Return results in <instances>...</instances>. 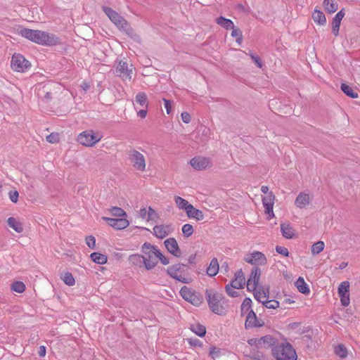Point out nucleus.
Returning <instances> with one entry per match:
<instances>
[{
	"mask_svg": "<svg viewBox=\"0 0 360 360\" xmlns=\"http://www.w3.org/2000/svg\"><path fill=\"white\" fill-rule=\"evenodd\" d=\"M18 33L22 37L41 45L52 46L60 42L59 39L53 34L44 31L20 27Z\"/></svg>",
	"mask_w": 360,
	"mask_h": 360,
	"instance_id": "nucleus-1",
	"label": "nucleus"
},
{
	"mask_svg": "<svg viewBox=\"0 0 360 360\" xmlns=\"http://www.w3.org/2000/svg\"><path fill=\"white\" fill-rule=\"evenodd\" d=\"M144 259V266L147 270L153 269L158 263V257L162 253L156 246L145 243L141 248Z\"/></svg>",
	"mask_w": 360,
	"mask_h": 360,
	"instance_id": "nucleus-2",
	"label": "nucleus"
},
{
	"mask_svg": "<svg viewBox=\"0 0 360 360\" xmlns=\"http://www.w3.org/2000/svg\"><path fill=\"white\" fill-rule=\"evenodd\" d=\"M274 356L277 360H297L295 350L292 347L290 343H281L272 349Z\"/></svg>",
	"mask_w": 360,
	"mask_h": 360,
	"instance_id": "nucleus-3",
	"label": "nucleus"
},
{
	"mask_svg": "<svg viewBox=\"0 0 360 360\" xmlns=\"http://www.w3.org/2000/svg\"><path fill=\"white\" fill-rule=\"evenodd\" d=\"M206 296L212 311L221 315L224 313V308L221 304V301L223 299L222 295L213 290H207Z\"/></svg>",
	"mask_w": 360,
	"mask_h": 360,
	"instance_id": "nucleus-4",
	"label": "nucleus"
},
{
	"mask_svg": "<svg viewBox=\"0 0 360 360\" xmlns=\"http://www.w3.org/2000/svg\"><path fill=\"white\" fill-rule=\"evenodd\" d=\"M134 109L137 111V115L143 119L147 115L148 101L147 95L144 92H139L135 96Z\"/></svg>",
	"mask_w": 360,
	"mask_h": 360,
	"instance_id": "nucleus-5",
	"label": "nucleus"
},
{
	"mask_svg": "<svg viewBox=\"0 0 360 360\" xmlns=\"http://www.w3.org/2000/svg\"><path fill=\"white\" fill-rule=\"evenodd\" d=\"M103 11L108 15L110 20L120 29L127 31L129 29L128 22L120 14L113 11L112 8L103 6Z\"/></svg>",
	"mask_w": 360,
	"mask_h": 360,
	"instance_id": "nucleus-6",
	"label": "nucleus"
},
{
	"mask_svg": "<svg viewBox=\"0 0 360 360\" xmlns=\"http://www.w3.org/2000/svg\"><path fill=\"white\" fill-rule=\"evenodd\" d=\"M128 155L129 161L136 170L140 172H144L146 170V159L142 153L135 149H131L129 151Z\"/></svg>",
	"mask_w": 360,
	"mask_h": 360,
	"instance_id": "nucleus-7",
	"label": "nucleus"
},
{
	"mask_svg": "<svg viewBox=\"0 0 360 360\" xmlns=\"http://www.w3.org/2000/svg\"><path fill=\"white\" fill-rule=\"evenodd\" d=\"M115 74L121 77L124 81H130L134 75V68L131 64L127 62L120 60L117 62L115 66Z\"/></svg>",
	"mask_w": 360,
	"mask_h": 360,
	"instance_id": "nucleus-8",
	"label": "nucleus"
},
{
	"mask_svg": "<svg viewBox=\"0 0 360 360\" xmlns=\"http://www.w3.org/2000/svg\"><path fill=\"white\" fill-rule=\"evenodd\" d=\"M11 67L14 71L23 72L30 67V63L22 55L15 53L12 56Z\"/></svg>",
	"mask_w": 360,
	"mask_h": 360,
	"instance_id": "nucleus-9",
	"label": "nucleus"
},
{
	"mask_svg": "<svg viewBox=\"0 0 360 360\" xmlns=\"http://www.w3.org/2000/svg\"><path fill=\"white\" fill-rule=\"evenodd\" d=\"M101 139L99 134H96L93 131L89 130L80 133L77 137L79 143L85 146H92Z\"/></svg>",
	"mask_w": 360,
	"mask_h": 360,
	"instance_id": "nucleus-10",
	"label": "nucleus"
},
{
	"mask_svg": "<svg viewBox=\"0 0 360 360\" xmlns=\"http://www.w3.org/2000/svg\"><path fill=\"white\" fill-rule=\"evenodd\" d=\"M180 294L186 301L195 306H199L202 302V296L200 294L195 292L186 286L181 288Z\"/></svg>",
	"mask_w": 360,
	"mask_h": 360,
	"instance_id": "nucleus-11",
	"label": "nucleus"
},
{
	"mask_svg": "<svg viewBox=\"0 0 360 360\" xmlns=\"http://www.w3.org/2000/svg\"><path fill=\"white\" fill-rule=\"evenodd\" d=\"M184 265L175 264L168 268L167 273L173 278L183 283H188V281L184 275Z\"/></svg>",
	"mask_w": 360,
	"mask_h": 360,
	"instance_id": "nucleus-12",
	"label": "nucleus"
},
{
	"mask_svg": "<svg viewBox=\"0 0 360 360\" xmlns=\"http://www.w3.org/2000/svg\"><path fill=\"white\" fill-rule=\"evenodd\" d=\"M244 260L252 265H265L267 262L266 256L261 252L254 251L247 255L244 257Z\"/></svg>",
	"mask_w": 360,
	"mask_h": 360,
	"instance_id": "nucleus-13",
	"label": "nucleus"
},
{
	"mask_svg": "<svg viewBox=\"0 0 360 360\" xmlns=\"http://www.w3.org/2000/svg\"><path fill=\"white\" fill-rule=\"evenodd\" d=\"M261 276V270L258 267L252 269L249 278L247 281V288L248 290H256L259 287V282Z\"/></svg>",
	"mask_w": 360,
	"mask_h": 360,
	"instance_id": "nucleus-14",
	"label": "nucleus"
},
{
	"mask_svg": "<svg viewBox=\"0 0 360 360\" xmlns=\"http://www.w3.org/2000/svg\"><path fill=\"white\" fill-rule=\"evenodd\" d=\"M250 345H256L258 348H269L274 345L275 340L271 335H265L259 339L248 340Z\"/></svg>",
	"mask_w": 360,
	"mask_h": 360,
	"instance_id": "nucleus-15",
	"label": "nucleus"
},
{
	"mask_svg": "<svg viewBox=\"0 0 360 360\" xmlns=\"http://www.w3.org/2000/svg\"><path fill=\"white\" fill-rule=\"evenodd\" d=\"M349 283L348 281L342 282L338 287V295L342 304L345 307L349 304Z\"/></svg>",
	"mask_w": 360,
	"mask_h": 360,
	"instance_id": "nucleus-16",
	"label": "nucleus"
},
{
	"mask_svg": "<svg viewBox=\"0 0 360 360\" xmlns=\"http://www.w3.org/2000/svg\"><path fill=\"white\" fill-rule=\"evenodd\" d=\"M190 164L195 169L202 170L211 166V161L208 158L198 156L192 158Z\"/></svg>",
	"mask_w": 360,
	"mask_h": 360,
	"instance_id": "nucleus-17",
	"label": "nucleus"
},
{
	"mask_svg": "<svg viewBox=\"0 0 360 360\" xmlns=\"http://www.w3.org/2000/svg\"><path fill=\"white\" fill-rule=\"evenodd\" d=\"M164 244L168 252L174 256L179 257L181 255V250L175 238H169L165 240Z\"/></svg>",
	"mask_w": 360,
	"mask_h": 360,
	"instance_id": "nucleus-18",
	"label": "nucleus"
},
{
	"mask_svg": "<svg viewBox=\"0 0 360 360\" xmlns=\"http://www.w3.org/2000/svg\"><path fill=\"white\" fill-rule=\"evenodd\" d=\"M173 231L171 225L160 224L156 225L153 228V234L158 238L162 239L167 237Z\"/></svg>",
	"mask_w": 360,
	"mask_h": 360,
	"instance_id": "nucleus-19",
	"label": "nucleus"
},
{
	"mask_svg": "<svg viewBox=\"0 0 360 360\" xmlns=\"http://www.w3.org/2000/svg\"><path fill=\"white\" fill-rule=\"evenodd\" d=\"M103 219L108 224V225L118 230L125 229L129 224L128 220L125 218L114 219L103 217Z\"/></svg>",
	"mask_w": 360,
	"mask_h": 360,
	"instance_id": "nucleus-20",
	"label": "nucleus"
},
{
	"mask_svg": "<svg viewBox=\"0 0 360 360\" xmlns=\"http://www.w3.org/2000/svg\"><path fill=\"white\" fill-rule=\"evenodd\" d=\"M264 322L257 319V317L253 310H250L248 312L245 321V328H252L254 327H260L263 326Z\"/></svg>",
	"mask_w": 360,
	"mask_h": 360,
	"instance_id": "nucleus-21",
	"label": "nucleus"
},
{
	"mask_svg": "<svg viewBox=\"0 0 360 360\" xmlns=\"http://www.w3.org/2000/svg\"><path fill=\"white\" fill-rule=\"evenodd\" d=\"M311 198L309 194L301 192L297 196L295 200V205L297 207L303 209L307 208V207L310 204Z\"/></svg>",
	"mask_w": 360,
	"mask_h": 360,
	"instance_id": "nucleus-22",
	"label": "nucleus"
},
{
	"mask_svg": "<svg viewBox=\"0 0 360 360\" xmlns=\"http://www.w3.org/2000/svg\"><path fill=\"white\" fill-rule=\"evenodd\" d=\"M235 289H240L245 285V278L242 269L238 270L235 273V278L230 283Z\"/></svg>",
	"mask_w": 360,
	"mask_h": 360,
	"instance_id": "nucleus-23",
	"label": "nucleus"
},
{
	"mask_svg": "<svg viewBox=\"0 0 360 360\" xmlns=\"http://www.w3.org/2000/svg\"><path fill=\"white\" fill-rule=\"evenodd\" d=\"M345 16V12L343 9L340 11L333 18V22H332V29H333V33L338 36L339 33V29L340 26L341 21L342 18Z\"/></svg>",
	"mask_w": 360,
	"mask_h": 360,
	"instance_id": "nucleus-24",
	"label": "nucleus"
},
{
	"mask_svg": "<svg viewBox=\"0 0 360 360\" xmlns=\"http://www.w3.org/2000/svg\"><path fill=\"white\" fill-rule=\"evenodd\" d=\"M252 291L254 292L255 298L259 302L263 303L269 297V288L264 289L259 286L256 290H253Z\"/></svg>",
	"mask_w": 360,
	"mask_h": 360,
	"instance_id": "nucleus-25",
	"label": "nucleus"
},
{
	"mask_svg": "<svg viewBox=\"0 0 360 360\" xmlns=\"http://www.w3.org/2000/svg\"><path fill=\"white\" fill-rule=\"evenodd\" d=\"M186 215L188 218L195 219L197 221H201L205 218L203 212L201 210L195 208L192 205L186 211Z\"/></svg>",
	"mask_w": 360,
	"mask_h": 360,
	"instance_id": "nucleus-26",
	"label": "nucleus"
},
{
	"mask_svg": "<svg viewBox=\"0 0 360 360\" xmlns=\"http://www.w3.org/2000/svg\"><path fill=\"white\" fill-rule=\"evenodd\" d=\"M281 231L284 238L287 239L292 238L295 235V229L288 223H283L281 224Z\"/></svg>",
	"mask_w": 360,
	"mask_h": 360,
	"instance_id": "nucleus-27",
	"label": "nucleus"
},
{
	"mask_svg": "<svg viewBox=\"0 0 360 360\" xmlns=\"http://www.w3.org/2000/svg\"><path fill=\"white\" fill-rule=\"evenodd\" d=\"M174 202L179 210H184L186 212L191 205L188 201L179 196H174Z\"/></svg>",
	"mask_w": 360,
	"mask_h": 360,
	"instance_id": "nucleus-28",
	"label": "nucleus"
},
{
	"mask_svg": "<svg viewBox=\"0 0 360 360\" xmlns=\"http://www.w3.org/2000/svg\"><path fill=\"white\" fill-rule=\"evenodd\" d=\"M216 22L221 27L226 30H231L234 27V24L230 19L225 18L224 17L220 16L216 19Z\"/></svg>",
	"mask_w": 360,
	"mask_h": 360,
	"instance_id": "nucleus-29",
	"label": "nucleus"
},
{
	"mask_svg": "<svg viewBox=\"0 0 360 360\" xmlns=\"http://www.w3.org/2000/svg\"><path fill=\"white\" fill-rule=\"evenodd\" d=\"M129 262L139 267H141L144 266V259L143 255H141L139 254H134L129 257L128 258Z\"/></svg>",
	"mask_w": 360,
	"mask_h": 360,
	"instance_id": "nucleus-30",
	"label": "nucleus"
},
{
	"mask_svg": "<svg viewBox=\"0 0 360 360\" xmlns=\"http://www.w3.org/2000/svg\"><path fill=\"white\" fill-rule=\"evenodd\" d=\"M312 18L315 22L320 25H324L326 23L325 15L319 10H314L312 14Z\"/></svg>",
	"mask_w": 360,
	"mask_h": 360,
	"instance_id": "nucleus-31",
	"label": "nucleus"
},
{
	"mask_svg": "<svg viewBox=\"0 0 360 360\" xmlns=\"http://www.w3.org/2000/svg\"><path fill=\"white\" fill-rule=\"evenodd\" d=\"M8 224L17 233H22L23 231V227L22 224L14 217H9L8 219Z\"/></svg>",
	"mask_w": 360,
	"mask_h": 360,
	"instance_id": "nucleus-32",
	"label": "nucleus"
},
{
	"mask_svg": "<svg viewBox=\"0 0 360 360\" xmlns=\"http://www.w3.org/2000/svg\"><path fill=\"white\" fill-rule=\"evenodd\" d=\"M219 271V264L216 258L211 260L208 268L207 269V274L210 276H214Z\"/></svg>",
	"mask_w": 360,
	"mask_h": 360,
	"instance_id": "nucleus-33",
	"label": "nucleus"
},
{
	"mask_svg": "<svg viewBox=\"0 0 360 360\" xmlns=\"http://www.w3.org/2000/svg\"><path fill=\"white\" fill-rule=\"evenodd\" d=\"M295 285L301 293L306 294L309 292V288L302 277L297 278L295 282Z\"/></svg>",
	"mask_w": 360,
	"mask_h": 360,
	"instance_id": "nucleus-34",
	"label": "nucleus"
},
{
	"mask_svg": "<svg viewBox=\"0 0 360 360\" xmlns=\"http://www.w3.org/2000/svg\"><path fill=\"white\" fill-rule=\"evenodd\" d=\"M90 257L95 263L98 264H104L108 260V258L105 255L99 252L91 253Z\"/></svg>",
	"mask_w": 360,
	"mask_h": 360,
	"instance_id": "nucleus-35",
	"label": "nucleus"
},
{
	"mask_svg": "<svg viewBox=\"0 0 360 360\" xmlns=\"http://www.w3.org/2000/svg\"><path fill=\"white\" fill-rule=\"evenodd\" d=\"M335 354L340 359H345L347 356L348 351L345 346L339 344L334 347Z\"/></svg>",
	"mask_w": 360,
	"mask_h": 360,
	"instance_id": "nucleus-36",
	"label": "nucleus"
},
{
	"mask_svg": "<svg viewBox=\"0 0 360 360\" xmlns=\"http://www.w3.org/2000/svg\"><path fill=\"white\" fill-rule=\"evenodd\" d=\"M191 330L200 337H203L206 333L205 327L200 323L192 324Z\"/></svg>",
	"mask_w": 360,
	"mask_h": 360,
	"instance_id": "nucleus-37",
	"label": "nucleus"
},
{
	"mask_svg": "<svg viewBox=\"0 0 360 360\" xmlns=\"http://www.w3.org/2000/svg\"><path fill=\"white\" fill-rule=\"evenodd\" d=\"M323 5L326 10L330 13H335L338 8V4L335 0H324Z\"/></svg>",
	"mask_w": 360,
	"mask_h": 360,
	"instance_id": "nucleus-38",
	"label": "nucleus"
},
{
	"mask_svg": "<svg viewBox=\"0 0 360 360\" xmlns=\"http://www.w3.org/2000/svg\"><path fill=\"white\" fill-rule=\"evenodd\" d=\"M341 90L349 97L352 98H358V93L354 91L353 89L346 84H342Z\"/></svg>",
	"mask_w": 360,
	"mask_h": 360,
	"instance_id": "nucleus-39",
	"label": "nucleus"
},
{
	"mask_svg": "<svg viewBox=\"0 0 360 360\" xmlns=\"http://www.w3.org/2000/svg\"><path fill=\"white\" fill-rule=\"evenodd\" d=\"M325 248V243L322 240H319L311 245V252L312 255H316L321 252Z\"/></svg>",
	"mask_w": 360,
	"mask_h": 360,
	"instance_id": "nucleus-40",
	"label": "nucleus"
},
{
	"mask_svg": "<svg viewBox=\"0 0 360 360\" xmlns=\"http://www.w3.org/2000/svg\"><path fill=\"white\" fill-rule=\"evenodd\" d=\"M147 214H148V217H147V219H146L147 221H153V222L158 221V220L159 219V214L153 208L149 207L148 209Z\"/></svg>",
	"mask_w": 360,
	"mask_h": 360,
	"instance_id": "nucleus-41",
	"label": "nucleus"
},
{
	"mask_svg": "<svg viewBox=\"0 0 360 360\" xmlns=\"http://www.w3.org/2000/svg\"><path fill=\"white\" fill-rule=\"evenodd\" d=\"M61 279L63 281V282L69 285V286H72L75 285V280L73 277V276L72 275V274L69 273V272H66L62 276H61Z\"/></svg>",
	"mask_w": 360,
	"mask_h": 360,
	"instance_id": "nucleus-42",
	"label": "nucleus"
},
{
	"mask_svg": "<svg viewBox=\"0 0 360 360\" xmlns=\"http://www.w3.org/2000/svg\"><path fill=\"white\" fill-rule=\"evenodd\" d=\"M231 30V37L236 38V41L238 44H241L243 41V34L241 30L239 28L235 27V26Z\"/></svg>",
	"mask_w": 360,
	"mask_h": 360,
	"instance_id": "nucleus-43",
	"label": "nucleus"
},
{
	"mask_svg": "<svg viewBox=\"0 0 360 360\" xmlns=\"http://www.w3.org/2000/svg\"><path fill=\"white\" fill-rule=\"evenodd\" d=\"M181 230H182V233H183L184 236L186 238H188L189 236H191L193 233V231H194L193 226L190 224H184L182 226Z\"/></svg>",
	"mask_w": 360,
	"mask_h": 360,
	"instance_id": "nucleus-44",
	"label": "nucleus"
},
{
	"mask_svg": "<svg viewBox=\"0 0 360 360\" xmlns=\"http://www.w3.org/2000/svg\"><path fill=\"white\" fill-rule=\"evenodd\" d=\"M11 288L13 291L21 293L25 291V285L22 282L16 281L12 284Z\"/></svg>",
	"mask_w": 360,
	"mask_h": 360,
	"instance_id": "nucleus-45",
	"label": "nucleus"
},
{
	"mask_svg": "<svg viewBox=\"0 0 360 360\" xmlns=\"http://www.w3.org/2000/svg\"><path fill=\"white\" fill-rule=\"evenodd\" d=\"M252 300L250 298H245L241 304L242 313L248 312L251 309Z\"/></svg>",
	"mask_w": 360,
	"mask_h": 360,
	"instance_id": "nucleus-46",
	"label": "nucleus"
},
{
	"mask_svg": "<svg viewBox=\"0 0 360 360\" xmlns=\"http://www.w3.org/2000/svg\"><path fill=\"white\" fill-rule=\"evenodd\" d=\"M262 304L268 309H275L279 307V302L274 300H268V299H266Z\"/></svg>",
	"mask_w": 360,
	"mask_h": 360,
	"instance_id": "nucleus-47",
	"label": "nucleus"
},
{
	"mask_svg": "<svg viewBox=\"0 0 360 360\" xmlns=\"http://www.w3.org/2000/svg\"><path fill=\"white\" fill-rule=\"evenodd\" d=\"M265 208V213L269 215V218L274 217V213L273 211L274 203H262Z\"/></svg>",
	"mask_w": 360,
	"mask_h": 360,
	"instance_id": "nucleus-48",
	"label": "nucleus"
},
{
	"mask_svg": "<svg viewBox=\"0 0 360 360\" xmlns=\"http://www.w3.org/2000/svg\"><path fill=\"white\" fill-rule=\"evenodd\" d=\"M110 212L115 217H124L127 215L126 212L122 208L117 207H113L110 210Z\"/></svg>",
	"mask_w": 360,
	"mask_h": 360,
	"instance_id": "nucleus-49",
	"label": "nucleus"
},
{
	"mask_svg": "<svg viewBox=\"0 0 360 360\" xmlns=\"http://www.w3.org/2000/svg\"><path fill=\"white\" fill-rule=\"evenodd\" d=\"M59 140V134L57 133H52L46 136V141L51 143H58Z\"/></svg>",
	"mask_w": 360,
	"mask_h": 360,
	"instance_id": "nucleus-50",
	"label": "nucleus"
},
{
	"mask_svg": "<svg viewBox=\"0 0 360 360\" xmlns=\"http://www.w3.org/2000/svg\"><path fill=\"white\" fill-rule=\"evenodd\" d=\"M236 290V289L233 288L231 284H228L226 286V291L227 294L232 297H236L238 295V292Z\"/></svg>",
	"mask_w": 360,
	"mask_h": 360,
	"instance_id": "nucleus-51",
	"label": "nucleus"
},
{
	"mask_svg": "<svg viewBox=\"0 0 360 360\" xmlns=\"http://www.w3.org/2000/svg\"><path fill=\"white\" fill-rule=\"evenodd\" d=\"M86 243L89 248L94 249L96 248V239L94 236H87L86 238Z\"/></svg>",
	"mask_w": 360,
	"mask_h": 360,
	"instance_id": "nucleus-52",
	"label": "nucleus"
},
{
	"mask_svg": "<svg viewBox=\"0 0 360 360\" xmlns=\"http://www.w3.org/2000/svg\"><path fill=\"white\" fill-rule=\"evenodd\" d=\"M275 196L272 192H269L262 198V203H274Z\"/></svg>",
	"mask_w": 360,
	"mask_h": 360,
	"instance_id": "nucleus-53",
	"label": "nucleus"
},
{
	"mask_svg": "<svg viewBox=\"0 0 360 360\" xmlns=\"http://www.w3.org/2000/svg\"><path fill=\"white\" fill-rule=\"evenodd\" d=\"M276 251L281 255H283L285 257H288L289 255V252H288V250L283 247V246H279V245H277L276 247Z\"/></svg>",
	"mask_w": 360,
	"mask_h": 360,
	"instance_id": "nucleus-54",
	"label": "nucleus"
},
{
	"mask_svg": "<svg viewBox=\"0 0 360 360\" xmlns=\"http://www.w3.org/2000/svg\"><path fill=\"white\" fill-rule=\"evenodd\" d=\"M18 192L17 191L9 192V198L13 202H17L18 200Z\"/></svg>",
	"mask_w": 360,
	"mask_h": 360,
	"instance_id": "nucleus-55",
	"label": "nucleus"
},
{
	"mask_svg": "<svg viewBox=\"0 0 360 360\" xmlns=\"http://www.w3.org/2000/svg\"><path fill=\"white\" fill-rule=\"evenodd\" d=\"M163 102H164V105H165V108L167 110V113L168 115H169L172 112V103H171V101L169 100H167L166 98H163L162 99Z\"/></svg>",
	"mask_w": 360,
	"mask_h": 360,
	"instance_id": "nucleus-56",
	"label": "nucleus"
},
{
	"mask_svg": "<svg viewBox=\"0 0 360 360\" xmlns=\"http://www.w3.org/2000/svg\"><path fill=\"white\" fill-rule=\"evenodd\" d=\"M188 341L191 345L194 347H201L202 345V342L196 338H189Z\"/></svg>",
	"mask_w": 360,
	"mask_h": 360,
	"instance_id": "nucleus-57",
	"label": "nucleus"
},
{
	"mask_svg": "<svg viewBox=\"0 0 360 360\" xmlns=\"http://www.w3.org/2000/svg\"><path fill=\"white\" fill-rule=\"evenodd\" d=\"M181 120L184 123H189L191 122V115L187 112H184L181 115Z\"/></svg>",
	"mask_w": 360,
	"mask_h": 360,
	"instance_id": "nucleus-58",
	"label": "nucleus"
},
{
	"mask_svg": "<svg viewBox=\"0 0 360 360\" xmlns=\"http://www.w3.org/2000/svg\"><path fill=\"white\" fill-rule=\"evenodd\" d=\"M147 212H148L147 208H146V207L141 208L139 212V217L143 219H147V217H148Z\"/></svg>",
	"mask_w": 360,
	"mask_h": 360,
	"instance_id": "nucleus-59",
	"label": "nucleus"
},
{
	"mask_svg": "<svg viewBox=\"0 0 360 360\" xmlns=\"http://www.w3.org/2000/svg\"><path fill=\"white\" fill-rule=\"evenodd\" d=\"M251 58L253 60V61L255 63V64L259 67L262 68V63L259 58L254 54H250Z\"/></svg>",
	"mask_w": 360,
	"mask_h": 360,
	"instance_id": "nucleus-60",
	"label": "nucleus"
},
{
	"mask_svg": "<svg viewBox=\"0 0 360 360\" xmlns=\"http://www.w3.org/2000/svg\"><path fill=\"white\" fill-rule=\"evenodd\" d=\"M160 261L161 263L164 265H167L169 263V259L165 257L164 255H162V256H160V257H158V261Z\"/></svg>",
	"mask_w": 360,
	"mask_h": 360,
	"instance_id": "nucleus-61",
	"label": "nucleus"
},
{
	"mask_svg": "<svg viewBox=\"0 0 360 360\" xmlns=\"http://www.w3.org/2000/svg\"><path fill=\"white\" fill-rule=\"evenodd\" d=\"M39 355L43 357L46 355V347L44 346H40L39 349Z\"/></svg>",
	"mask_w": 360,
	"mask_h": 360,
	"instance_id": "nucleus-62",
	"label": "nucleus"
},
{
	"mask_svg": "<svg viewBox=\"0 0 360 360\" xmlns=\"http://www.w3.org/2000/svg\"><path fill=\"white\" fill-rule=\"evenodd\" d=\"M210 355L212 357H214V356L218 353V351L215 347H210Z\"/></svg>",
	"mask_w": 360,
	"mask_h": 360,
	"instance_id": "nucleus-63",
	"label": "nucleus"
},
{
	"mask_svg": "<svg viewBox=\"0 0 360 360\" xmlns=\"http://www.w3.org/2000/svg\"><path fill=\"white\" fill-rule=\"evenodd\" d=\"M261 191L263 193H269V187L266 186H262L261 187Z\"/></svg>",
	"mask_w": 360,
	"mask_h": 360,
	"instance_id": "nucleus-64",
	"label": "nucleus"
}]
</instances>
